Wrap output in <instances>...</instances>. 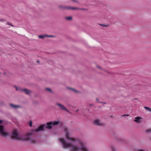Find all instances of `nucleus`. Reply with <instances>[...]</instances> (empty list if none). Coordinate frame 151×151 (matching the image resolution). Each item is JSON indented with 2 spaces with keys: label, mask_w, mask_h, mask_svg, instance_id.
Masks as SVG:
<instances>
[{
  "label": "nucleus",
  "mask_w": 151,
  "mask_h": 151,
  "mask_svg": "<svg viewBox=\"0 0 151 151\" xmlns=\"http://www.w3.org/2000/svg\"><path fill=\"white\" fill-rule=\"evenodd\" d=\"M111 150L112 151H116L115 148L114 147H112L111 148Z\"/></svg>",
  "instance_id": "aec40b11"
},
{
  "label": "nucleus",
  "mask_w": 151,
  "mask_h": 151,
  "mask_svg": "<svg viewBox=\"0 0 151 151\" xmlns=\"http://www.w3.org/2000/svg\"><path fill=\"white\" fill-rule=\"evenodd\" d=\"M101 26H103V27H105V25H101Z\"/></svg>",
  "instance_id": "cd10ccee"
},
{
  "label": "nucleus",
  "mask_w": 151,
  "mask_h": 151,
  "mask_svg": "<svg viewBox=\"0 0 151 151\" xmlns=\"http://www.w3.org/2000/svg\"><path fill=\"white\" fill-rule=\"evenodd\" d=\"M94 123L96 125L101 126L103 125V123L99 119L95 120L94 121Z\"/></svg>",
  "instance_id": "0eeeda50"
},
{
  "label": "nucleus",
  "mask_w": 151,
  "mask_h": 151,
  "mask_svg": "<svg viewBox=\"0 0 151 151\" xmlns=\"http://www.w3.org/2000/svg\"><path fill=\"white\" fill-rule=\"evenodd\" d=\"M46 90L48 91L52 92L51 89L50 88H46Z\"/></svg>",
  "instance_id": "a211bd4d"
},
{
  "label": "nucleus",
  "mask_w": 151,
  "mask_h": 151,
  "mask_svg": "<svg viewBox=\"0 0 151 151\" xmlns=\"http://www.w3.org/2000/svg\"><path fill=\"white\" fill-rule=\"evenodd\" d=\"M2 121L0 120V124L2 122Z\"/></svg>",
  "instance_id": "a878e982"
},
{
  "label": "nucleus",
  "mask_w": 151,
  "mask_h": 151,
  "mask_svg": "<svg viewBox=\"0 0 151 151\" xmlns=\"http://www.w3.org/2000/svg\"><path fill=\"white\" fill-rule=\"evenodd\" d=\"M145 132L147 133L151 132V128L149 129L145 130Z\"/></svg>",
  "instance_id": "dca6fc26"
},
{
  "label": "nucleus",
  "mask_w": 151,
  "mask_h": 151,
  "mask_svg": "<svg viewBox=\"0 0 151 151\" xmlns=\"http://www.w3.org/2000/svg\"><path fill=\"white\" fill-rule=\"evenodd\" d=\"M22 91L24 92L26 94L29 95L32 93V91L26 89H22Z\"/></svg>",
  "instance_id": "9d476101"
},
{
  "label": "nucleus",
  "mask_w": 151,
  "mask_h": 151,
  "mask_svg": "<svg viewBox=\"0 0 151 151\" xmlns=\"http://www.w3.org/2000/svg\"><path fill=\"white\" fill-rule=\"evenodd\" d=\"M64 135L65 139L60 137L58 139L63 147L68 148L72 151H89L81 140L71 137V133L68 130L65 132Z\"/></svg>",
  "instance_id": "f257e3e1"
},
{
  "label": "nucleus",
  "mask_w": 151,
  "mask_h": 151,
  "mask_svg": "<svg viewBox=\"0 0 151 151\" xmlns=\"http://www.w3.org/2000/svg\"><path fill=\"white\" fill-rule=\"evenodd\" d=\"M30 139V135L29 134H27L22 136H20V139L19 140L22 141H28Z\"/></svg>",
  "instance_id": "39448f33"
},
{
  "label": "nucleus",
  "mask_w": 151,
  "mask_h": 151,
  "mask_svg": "<svg viewBox=\"0 0 151 151\" xmlns=\"http://www.w3.org/2000/svg\"><path fill=\"white\" fill-rule=\"evenodd\" d=\"M54 36L52 35H41L39 36L38 37L40 38L43 39L45 37H54Z\"/></svg>",
  "instance_id": "1a4fd4ad"
},
{
  "label": "nucleus",
  "mask_w": 151,
  "mask_h": 151,
  "mask_svg": "<svg viewBox=\"0 0 151 151\" xmlns=\"http://www.w3.org/2000/svg\"><path fill=\"white\" fill-rule=\"evenodd\" d=\"M29 125L30 126V127H31L32 126V122L31 121H30L29 122Z\"/></svg>",
  "instance_id": "6ab92c4d"
},
{
  "label": "nucleus",
  "mask_w": 151,
  "mask_h": 151,
  "mask_svg": "<svg viewBox=\"0 0 151 151\" xmlns=\"http://www.w3.org/2000/svg\"><path fill=\"white\" fill-rule=\"evenodd\" d=\"M56 105L58 106L62 110L65 111L68 113H70L69 110L67 109V108L63 104L59 103H56Z\"/></svg>",
  "instance_id": "423d86ee"
},
{
  "label": "nucleus",
  "mask_w": 151,
  "mask_h": 151,
  "mask_svg": "<svg viewBox=\"0 0 151 151\" xmlns=\"http://www.w3.org/2000/svg\"><path fill=\"white\" fill-rule=\"evenodd\" d=\"M44 126L43 125H41L37 128L36 130V132H38L39 131H43L44 130Z\"/></svg>",
  "instance_id": "9b49d317"
},
{
  "label": "nucleus",
  "mask_w": 151,
  "mask_h": 151,
  "mask_svg": "<svg viewBox=\"0 0 151 151\" xmlns=\"http://www.w3.org/2000/svg\"><path fill=\"white\" fill-rule=\"evenodd\" d=\"M78 111V110H77L76 111H77V112Z\"/></svg>",
  "instance_id": "c756f323"
},
{
  "label": "nucleus",
  "mask_w": 151,
  "mask_h": 151,
  "mask_svg": "<svg viewBox=\"0 0 151 151\" xmlns=\"http://www.w3.org/2000/svg\"><path fill=\"white\" fill-rule=\"evenodd\" d=\"M65 19L68 20H71L72 19V17L71 16H70L69 17H65Z\"/></svg>",
  "instance_id": "4468645a"
},
{
  "label": "nucleus",
  "mask_w": 151,
  "mask_h": 151,
  "mask_svg": "<svg viewBox=\"0 0 151 151\" xmlns=\"http://www.w3.org/2000/svg\"><path fill=\"white\" fill-rule=\"evenodd\" d=\"M7 24L8 25H9L12 26H13L12 25V24L11 23H7Z\"/></svg>",
  "instance_id": "4be33fe9"
},
{
  "label": "nucleus",
  "mask_w": 151,
  "mask_h": 151,
  "mask_svg": "<svg viewBox=\"0 0 151 151\" xmlns=\"http://www.w3.org/2000/svg\"><path fill=\"white\" fill-rule=\"evenodd\" d=\"M97 66V68H99V69L101 68L99 66Z\"/></svg>",
  "instance_id": "393cba45"
},
{
  "label": "nucleus",
  "mask_w": 151,
  "mask_h": 151,
  "mask_svg": "<svg viewBox=\"0 0 151 151\" xmlns=\"http://www.w3.org/2000/svg\"><path fill=\"white\" fill-rule=\"evenodd\" d=\"M12 137L13 138L17 140H19L20 135L18 134V132L16 130H14L12 134Z\"/></svg>",
  "instance_id": "20e7f679"
},
{
  "label": "nucleus",
  "mask_w": 151,
  "mask_h": 151,
  "mask_svg": "<svg viewBox=\"0 0 151 151\" xmlns=\"http://www.w3.org/2000/svg\"><path fill=\"white\" fill-rule=\"evenodd\" d=\"M0 134L4 137L7 136L9 134L8 133L4 130V126L2 125H0Z\"/></svg>",
  "instance_id": "7ed1b4c3"
},
{
  "label": "nucleus",
  "mask_w": 151,
  "mask_h": 151,
  "mask_svg": "<svg viewBox=\"0 0 151 151\" xmlns=\"http://www.w3.org/2000/svg\"><path fill=\"white\" fill-rule=\"evenodd\" d=\"M142 118L140 117H136L135 118L134 121L137 123H140L142 121Z\"/></svg>",
  "instance_id": "6e6552de"
},
{
  "label": "nucleus",
  "mask_w": 151,
  "mask_h": 151,
  "mask_svg": "<svg viewBox=\"0 0 151 151\" xmlns=\"http://www.w3.org/2000/svg\"><path fill=\"white\" fill-rule=\"evenodd\" d=\"M15 87L17 91H19V90H20L22 91V89H21L20 88H19L18 87H17L16 86H15Z\"/></svg>",
  "instance_id": "f3484780"
},
{
  "label": "nucleus",
  "mask_w": 151,
  "mask_h": 151,
  "mask_svg": "<svg viewBox=\"0 0 151 151\" xmlns=\"http://www.w3.org/2000/svg\"><path fill=\"white\" fill-rule=\"evenodd\" d=\"M73 91H74L75 92H78L77 91H76V90H75V89H71Z\"/></svg>",
  "instance_id": "412c9836"
},
{
  "label": "nucleus",
  "mask_w": 151,
  "mask_h": 151,
  "mask_svg": "<svg viewBox=\"0 0 151 151\" xmlns=\"http://www.w3.org/2000/svg\"><path fill=\"white\" fill-rule=\"evenodd\" d=\"M129 116L128 115V114H127V115H123L122 116Z\"/></svg>",
  "instance_id": "b1692460"
},
{
  "label": "nucleus",
  "mask_w": 151,
  "mask_h": 151,
  "mask_svg": "<svg viewBox=\"0 0 151 151\" xmlns=\"http://www.w3.org/2000/svg\"><path fill=\"white\" fill-rule=\"evenodd\" d=\"M10 106L13 109H16L18 108H20L21 107L20 106L17 105H14L12 104H10Z\"/></svg>",
  "instance_id": "ddd939ff"
},
{
  "label": "nucleus",
  "mask_w": 151,
  "mask_h": 151,
  "mask_svg": "<svg viewBox=\"0 0 151 151\" xmlns=\"http://www.w3.org/2000/svg\"><path fill=\"white\" fill-rule=\"evenodd\" d=\"M4 21V20L3 19H0V21L1 22H3Z\"/></svg>",
  "instance_id": "5701e85b"
},
{
  "label": "nucleus",
  "mask_w": 151,
  "mask_h": 151,
  "mask_svg": "<svg viewBox=\"0 0 151 151\" xmlns=\"http://www.w3.org/2000/svg\"><path fill=\"white\" fill-rule=\"evenodd\" d=\"M96 100H97V101H98V99H96Z\"/></svg>",
  "instance_id": "c85d7f7f"
},
{
  "label": "nucleus",
  "mask_w": 151,
  "mask_h": 151,
  "mask_svg": "<svg viewBox=\"0 0 151 151\" xmlns=\"http://www.w3.org/2000/svg\"><path fill=\"white\" fill-rule=\"evenodd\" d=\"M144 108L147 111L151 112V109L145 106Z\"/></svg>",
  "instance_id": "2eb2a0df"
},
{
  "label": "nucleus",
  "mask_w": 151,
  "mask_h": 151,
  "mask_svg": "<svg viewBox=\"0 0 151 151\" xmlns=\"http://www.w3.org/2000/svg\"><path fill=\"white\" fill-rule=\"evenodd\" d=\"M59 123V120H57L53 122H51L47 123L46 128L49 129H51L52 128V126H54L58 124Z\"/></svg>",
  "instance_id": "f03ea898"
},
{
  "label": "nucleus",
  "mask_w": 151,
  "mask_h": 151,
  "mask_svg": "<svg viewBox=\"0 0 151 151\" xmlns=\"http://www.w3.org/2000/svg\"><path fill=\"white\" fill-rule=\"evenodd\" d=\"M67 9H74V10H84V9H81L79 8H78L77 7H67L66 8Z\"/></svg>",
  "instance_id": "f8f14e48"
},
{
  "label": "nucleus",
  "mask_w": 151,
  "mask_h": 151,
  "mask_svg": "<svg viewBox=\"0 0 151 151\" xmlns=\"http://www.w3.org/2000/svg\"><path fill=\"white\" fill-rule=\"evenodd\" d=\"M139 151H145L142 150H139Z\"/></svg>",
  "instance_id": "bb28decb"
}]
</instances>
